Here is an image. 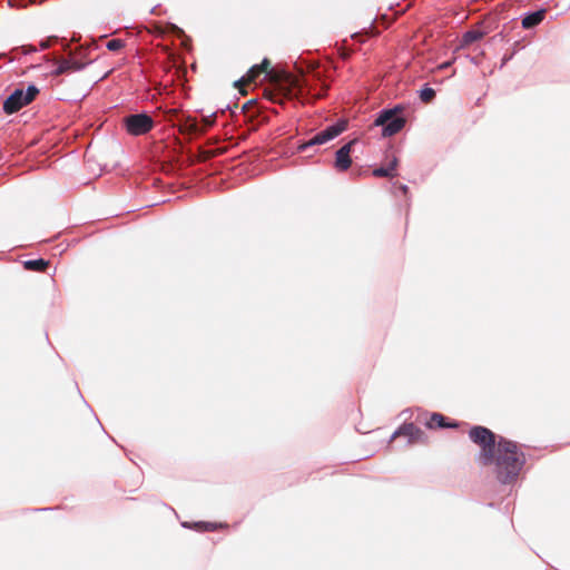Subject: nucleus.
Wrapping results in <instances>:
<instances>
[{
  "mask_svg": "<svg viewBox=\"0 0 570 570\" xmlns=\"http://www.w3.org/2000/svg\"><path fill=\"white\" fill-rule=\"evenodd\" d=\"M525 463V454L517 442L499 436L498 445L492 452L488 465L494 466V474L501 483H512Z\"/></svg>",
  "mask_w": 570,
  "mask_h": 570,
  "instance_id": "nucleus-1",
  "label": "nucleus"
},
{
  "mask_svg": "<svg viewBox=\"0 0 570 570\" xmlns=\"http://www.w3.org/2000/svg\"><path fill=\"white\" fill-rule=\"evenodd\" d=\"M269 82L275 86L277 98H282L283 102L298 98L304 87H307V83H303L298 76L286 71L269 72Z\"/></svg>",
  "mask_w": 570,
  "mask_h": 570,
  "instance_id": "nucleus-2",
  "label": "nucleus"
},
{
  "mask_svg": "<svg viewBox=\"0 0 570 570\" xmlns=\"http://www.w3.org/2000/svg\"><path fill=\"white\" fill-rule=\"evenodd\" d=\"M469 438L473 443L480 446L478 460L481 465L487 466V461L492 458V452L498 445L499 436L488 428L476 425L469 431Z\"/></svg>",
  "mask_w": 570,
  "mask_h": 570,
  "instance_id": "nucleus-3",
  "label": "nucleus"
},
{
  "mask_svg": "<svg viewBox=\"0 0 570 570\" xmlns=\"http://www.w3.org/2000/svg\"><path fill=\"white\" fill-rule=\"evenodd\" d=\"M39 94V89L30 85L27 90L16 89L3 102V110L11 115L19 111L22 107L30 104Z\"/></svg>",
  "mask_w": 570,
  "mask_h": 570,
  "instance_id": "nucleus-4",
  "label": "nucleus"
},
{
  "mask_svg": "<svg viewBox=\"0 0 570 570\" xmlns=\"http://www.w3.org/2000/svg\"><path fill=\"white\" fill-rule=\"evenodd\" d=\"M375 126L383 127V136L391 137L397 134L405 125V118L396 114V109L382 110L374 121Z\"/></svg>",
  "mask_w": 570,
  "mask_h": 570,
  "instance_id": "nucleus-5",
  "label": "nucleus"
},
{
  "mask_svg": "<svg viewBox=\"0 0 570 570\" xmlns=\"http://www.w3.org/2000/svg\"><path fill=\"white\" fill-rule=\"evenodd\" d=\"M124 127L130 136H142L154 128V120L147 114H134L122 119Z\"/></svg>",
  "mask_w": 570,
  "mask_h": 570,
  "instance_id": "nucleus-6",
  "label": "nucleus"
},
{
  "mask_svg": "<svg viewBox=\"0 0 570 570\" xmlns=\"http://www.w3.org/2000/svg\"><path fill=\"white\" fill-rule=\"evenodd\" d=\"M346 126L347 122L345 120H341L337 124L327 127L326 129L316 134L307 144L303 146V148L312 145H322L334 139L346 129Z\"/></svg>",
  "mask_w": 570,
  "mask_h": 570,
  "instance_id": "nucleus-7",
  "label": "nucleus"
},
{
  "mask_svg": "<svg viewBox=\"0 0 570 570\" xmlns=\"http://www.w3.org/2000/svg\"><path fill=\"white\" fill-rule=\"evenodd\" d=\"M355 141L356 140H352L347 144H345L336 151L334 166L337 170L345 171L351 167V165H352L351 151H352V147L355 144Z\"/></svg>",
  "mask_w": 570,
  "mask_h": 570,
  "instance_id": "nucleus-8",
  "label": "nucleus"
},
{
  "mask_svg": "<svg viewBox=\"0 0 570 570\" xmlns=\"http://www.w3.org/2000/svg\"><path fill=\"white\" fill-rule=\"evenodd\" d=\"M269 67H271L269 59L264 58L262 63L253 66L248 70L246 77H244L242 80H239L236 85H238V83L247 85V83L254 82L257 79V77L263 72H265L266 76L269 78V72H276L275 70H269Z\"/></svg>",
  "mask_w": 570,
  "mask_h": 570,
  "instance_id": "nucleus-9",
  "label": "nucleus"
},
{
  "mask_svg": "<svg viewBox=\"0 0 570 570\" xmlns=\"http://www.w3.org/2000/svg\"><path fill=\"white\" fill-rule=\"evenodd\" d=\"M85 67V63L76 60L62 59L59 61L57 69L52 72L53 76H60L71 71H79Z\"/></svg>",
  "mask_w": 570,
  "mask_h": 570,
  "instance_id": "nucleus-10",
  "label": "nucleus"
},
{
  "mask_svg": "<svg viewBox=\"0 0 570 570\" xmlns=\"http://www.w3.org/2000/svg\"><path fill=\"white\" fill-rule=\"evenodd\" d=\"M422 432L420 429H417L413 423L403 424L394 434L393 439L397 436H409L410 442H416Z\"/></svg>",
  "mask_w": 570,
  "mask_h": 570,
  "instance_id": "nucleus-11",
  "label": "nucleus"
},
{
  "mask_svg": "<svg viewBox=\"0 0 570 570\" xmlns=\"http://www.w3.org/2000/svg\"><path fill=\"white\" fill-rule=\"evenodd\" d=\"M212 124H213V121L206 120L205 127H200L196 119L187 118L180 125V131L183 134L195 135V134L204 132L206 127L210 126Z\"/></svg>",
  "mask_w": 570,
  "mask_h": 570,
  "instance_id": "nucleus-12",
  "label": "nucleus"
},
{
  "mask_svg": "<svg viewBox=\"0 0 570 570\" xmlns=\"http://www.w3.org/2000/svg\"><path fill=\"white\" fill-rule=\"evenodd\" d=\"M546 9H540L535 12H532V13H529L527 14L523 19H522V27L524 29H531L535 26H538L539 23L542 22V20L544 19L546 17Z\"/></svg>",
  "mask_w": 570,
  "mask_h": 570,
  "instance_id": "nucleus-13",
  "label": "nucleus"
},
{
  "mask_svg": "<svg viewBox=\"0 0 570 570\" xmlns=\"http://www.w3.org/2000/svg\"><path fill=\"white\" fill-rule=\"evenodd\" d=\"M397 166V158L393 157L389 163L387 167H380L373 170V176L375 177H394L395 169Z\"/></svg>",
  "mask_w": 570,
  "mask_h": 570,
  "instance_id": "nucleus-14",
  "label": "nucleus"
},
{
  "mask_svg": "<svg viewBox=\"0 0 570 570\" xmlns=\"http://www.w3.org/2000/svg\"><path fill=\"white\" fill-rule=\"evenodd\" d=\"M426 426L430 429L435 428H454L455 423H445V417L440 413H434L431 415L430 420L426 422Z\"/></svg>",
  "mask_w": 570,
  "mask_h": 570,
  "instance_id": "nucleus-15",
  "label": "nucleus"
},
{
  "mask_svg": "<svg viewBox=\"0 0 570 570\" xmlns=\"http://www.w3.org/2000/svg\"><path fill=\"white\" fill-rule=\"evenodd\" d=\"M49 266V262L43 258L30 259L23 262V267L27 271L45 272Z\"/></svg>",
  "mask_w": 570,
  "mask_h": 570,
  "instance_id": "nucleus-16",
  "label": "nucleus"
},
{
  "mask_svg": "<svg viewBox=\"0 0 570 570\" xmlns=\"http://www.w3.org/2000/svg\"><path fill=\"white\" fill-rule=\"evenodd\" d=\"M484 33L480 30H470L465 32L462 37V45L469 46L480 39H482Z\"/></svg>",
  "mask_w": 570,
  "mask_h": 570,
  "instance_id": "nucleus-17",
  "label": "nucleus"
},
{
  "mask_svg": "<svg viewBox=\"0 0 570 570\" xmlns=\"http://www.w3.org/2000/svg\"><path fill=\"white\" fill-rule=\"evenodd\" d=\"M263 96L265 98H267L268 100H271L272 102H276V104L283 105L282 98H277V92H276L275 86L271 85L269 88H265L264 92H263Z\"/></svg>",
  "mask_w": 570,
  "mask_h": 570,
  "instance_id": "nucleus-18",
  "label": "nucleus"
},
{
  "mask_svg": "<svg viewBox=\"0 0 570 570\" xmlns=\"http://www.w3.org/2000/svg\"><path fill=\"white\" fill-rule=\"evenodd\" d=\"M435 98V90L430 87H425L420 91V99L424 104L431 102Z\"/></svg>",
  "mask_w": 570,
  "mask_h": 570,
  "instance_id": "nucleus-19",
  "label": "nucleus"
},
{
  "mask_svg": "<svg viewBox=\"0 0 570 570\" xmlns=\"http://www.w3.org/2000/svg\"><path fill=\"white\" fill-rule=\"evenodd\" d=\"M106 47L110 51H118L125 47V42L121 39H111L107 42Z\"/></svg>",
  "mask_w": 570,
  "mask_h": 570,
  "instance_id": "nucleus-20",
  "label": "nucleus"
},
{
  "mask_svg": "<svg viewBox=\"0 0 570 570\" xmlns=\"http://www.w3.org/2000/svg\"><path fill=\"white\" fill-rule=\"evenodd\" d=\"M401 190H402L404 194H406V193H407V190H409V188H407V186L402 185V186H401Z\"/></svg>",
  "mask_w": 570,
  "mask_h": 570,
  "instance_id": "nucleus-21",
  "label": "nucleus"
},
{
  "mask_svg": "<svg viewBox=\"0 0 570 570\" xmlns=\"http://www.w3.org/2000/svg\"><path fill=\"white\" fill-rule=\"evenodd\" d=\"M48 46H49V45H48L47 42L41 43V48H42V49L48 48Z\"/></svg>",
  "mask_w": 570,
  "mask_h": 570,
  "instance_id": "nucleus-22",
  "label": "nucleus"
}]
</instances>
